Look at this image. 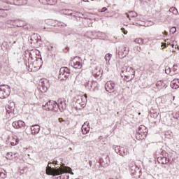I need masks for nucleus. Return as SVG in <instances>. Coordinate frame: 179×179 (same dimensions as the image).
I'll list each match as a JSON object with an SVG mask.
<instances>
[{"mask_svg": "<svg viewBox=\"0 0 179 179\" xmlns=\"http://www.w3.org/2000/svg\"><path fill=\"white\" fill-rule=\"evenodd\" d=\"M58 161L54 160L52 162H48V164L46 167V174L48 176H60L58 177V179H69V171H72V169L69 166H60L59 168L55 167L52 168L50 164H57Z\"/></svg>", "mask_w": 179, "mask_h": 179, "instance_id": "1", "label": "nucleus"}, {"mask_svg": "<svg viewBox=\"0 0 179 179\" xmlns=\"http://www.w3.org/2000/svg\"><path fill=\"white\" fill-rule=\"evenodd\" d=\"M122 78H124L126 82H130L134 78H135V70L129 66H123L121 69Z\"/></svg>", "mask_w": 179, "mask_h": 179, "instance_id": "2", "label": "nucleus"}, {"mask_svg": "<svg viewBox=\"0 0 179 179\" xmlns=\"http://www.w3.org/2000/svg\"><path fill=\"white\" fill-rule=\"evenodd\" d=\"M87 97V96L86 95L77 96L74 99V107L77 110H81V108H83V107H85V100H86Z\"/></svg>", "mask_w": 179, "mask_h": 179, "instance_id": "3", "label": "nucleus"}, {"mask_svg": "<svg viewBox=\"0 0 179 179\" xmlns=\"http://www.w3.org/2000/svg\"><path fill=\"white\" fill-rule=\"evenodd\" d=\"M71 76V70L68 67H62L59 71V79L60 80H66Z\"/></svg>", "mask_w": 179, "mask_h": 179, "instance_id": "4", "label": "nucleus"}, {"mask_svg": "<svg viewBox=\"0 0 179 179\" xmlns=\"http://www.w3.org/2000/svg\"><path fill=\"white\" fill-rule=\"evenodd\" d=\"M43 110L46 111H58V106H57V101H49L42 106Z\"/></svg>", "mask_w": 179, "mask_h": 179, "instance_id": "5", "label": "nucleus"}, {"mask_svg": "<svg viewBox=\"0 0 179 179\" xmlns=\"http://www.w3.org/2000/svg\"><path fill=\"white\" fill-rule=\"evenodd\" d=\"M10 94V87L6 85H0V99H6Z\"/></svg>", "mask_w": 179, "mask_h": 179, "instance_id": "6", "label": "nucleus"}, {"mask_svg": "<svg viewBox=\"0 0 179 179\" xmlns=\"http://www.w3.org/2000/svg\"><path fill=\"white\" fill-rule=\"evenodd\" d=\"M39 89L42 93H45L48 89H50V87L51 86V84L50 83V80L48 79L43 78L41 79L39 83Z\"/></svg>", "mask_w": 179, "mask_h": 179, "instance_id": "7", "label": "nucleus"}, {"mask_svg": "<svg viewBox=\"0 0 179 179\" xmlns=\"http://www.w3.org/2000/svg\"><path fill=\"white\" fill-rule=\"evenodd\" d=\"M161 150L162 156L157 158V162L160 164H167V163L170 162V159L167 158V156H169V154L163 150Z\"/></svg>", "mask_w": 179, "mask_h": 179, "instance_id": "8", "label": "nucleus"}, {"mask_svg": "<svg viewBox=\"0 0 179 179\" xmlns=\"http://www.w3.org/2000/svg\"><path fill=\"white\" fill-rule=\"evenodd\" d=\"M57 111L59 110L61 113L65 111L66 109V100L65 98H60L57 102Z\"/></svg>", "mask_w": 179, "mask_h": 179, "instance_id": "9", "label": "nucleus"}, {"mask_svg": "<svg viewBox=\"0 0 179 179\" xmlns=\"http://www.w3.org/2000/svg\"><path fill=\"white\" fill-rule=\"evenodd\" d=\"M116 53L120 58H124V57H127V55L129 54V48L127 46H121L120 50H117Z\"/></svg>", "mask_w": 179, "mask_h": 179, "instance_id": "10", "label": "nucleus"}, {"mask_svg": "<svg viewBox=\"0 0 179 179\" xmlns=\"http://www.w3.org/2000/svg\"><path fill=\"white\" fill-rule=\"evenodd\" d=\"M7 118H10L11 115H13L15 112V102H10V103L6 107Z\"/></svg>", "mask_w": 179, "mask_h": 179, "instance_id": "11", "label": "nucleus"}, {"mask_svg": "<svg viewBox=\"0 0 179 179\" xmlns=\"http://www.w3.org/2000/svg\"><path fill=\"white\" fill-rule=\"evenodd\" d=\"M115 152H116L117 155H120L122 157L129 155V152H128V150L125 149V148L124 147L120 146L115 147Z\"/></svg>", "mask_w": 179, "mask_h": 179, "instance_id": "12", "label": "nucleus"}, {"mask_svg": "<svg viewBox=\"0 0 179 179\" xmlns=\"http://www.w3.org/2000/svg\"><path fill=\"white\" fill-rule=\"evenodd\" d=\"M105 89L108 93H114L115 83L114 81H108L105 85Z\"/></svg>", "mask_w": 179, "mask_h": 179, "instance_id": "13", "label": "nucleus"}, {"mask_svg": "<svg viewBox=\"0 0 179 179\" xmlns=\"http://www.w3.org/2000/svg\"><path fill=\"white\" fill-rule=\"evenodd\" d=\"M12 125L15 129H19V128H24V127H26V123L22 120H18L13 122Z\"/></svg>", "mask_w": 179, "mask_h": 179, "instance_id": "14", "label": "nucleus"}, {"mask_svg": "<svg viewBox=\"0 0 179 179\" xmlns=\"http://www.w3.org/2000/svg\"><path fill=\"white\" fill-rule=\"evenodd\" d=\"M41 37L38 34H33L31 35L30 41H31V44H37L40 40Z\"/></svg>", "mask_w": 179, "mask_h": 179, "instance_id": "15", "label": "nucleus"}, {"mask_svg": "<svg viewBox=\"0 0 179 179\" xmlns=\"http://www.w3.org/2000/svg\"><path fill=\"white\" fill-rule=\"evenodd\" d=\"M77 58H78V57H75L73 59L71 64H72L73 68H74L75 69H80V68H82V63L79 61H77L76 60Z\"/></svg>", "mask_w": 179, "mask_h": 179, "instance_id": "16", "label": "nucleus"}, {"mask_svg": "<svg viewBox=\"0 0 179 179\" xmlns=\"http://www.w3.org/2000/svg\"><path fill=\"white\" fill-rule=\"evenodd\" d=\"M14 24L17 27H22L23 29H27V26L26 25V22L23 20H17L15 21Z\"/></svg>", "mask_w": 179, "mask_h": 179, "instance_id": "17", "label": "nucleus"}, {"mask_svg": "<svg viewBox=\"0 0 179 179\" xmlns=\"http://www.w3.org/2000/svg\"><path fill=\"white\" fill-rule=\"evenodd\" d=\"M92 75L94 76V78H101L103 75V71L100 69L96 68L93 71H92Z\"/></svg>", "mask_w": 179, "mask_h": 179, "instance_id": "18", "label": "nucleus"}, {"mask_svg": "<svg viewBox=\"0 0 179 179\" xmlns=\"http://www.w3.org/2000/svg\"><path fill=\"white\" fill-rule=\"evenodd\" d=\"M31 131L32 135H37L40 132V125L34 124L31 127Z\"/></svg>", "mask_w": 179, "mask_h": 179, "instance_id": "19", "label": "nucleus"}, {"mask_svg": "<svg viewBox=\"0 0 179 179\" xmlns=\"http://www.w3.org/2000/svg\"><path fill=\"white\" fill-rule=\"evenodd\" d=\"M137 132L142 134V135H148V129L145 125H141L138 127Z\"/></svg>", "mask_w": 179, "mask_h": 179, "instance_id": "20", "label": "nucleus"}, {"mask_svg": "<svg viewBox=\"0 0 179 179\" xmlns=\"http://www.w3.org/2000/svg\"><path fill=\"white\" fill-rule=\"evenodd\" d=\"M171 86L172 89H178L179 87V79L176 78L173 80L171 81Z\"/></svg>", "mask_w": 179, "mask_h": 179, "instance_id": "21", "label": "nucleus"}, {"mask_svg": "<svg viewBox=\"0 0 179 179\" xmlns=\"http://www.w3.org/2000/svg\"><path fill=\"white\" fill-rule=\"evenodd\" d=\"M1 50H3V51H9V50H10L9 43H8V42H3L1 45Z\"/></svg>", "mask_w": 179, "mask_h": 179, "instance_id": "22", "label": "nucleus"}, {"mask_svg": "<svg viewBox=\"0 0 179 179\" xmlns=\"http://www.w3.org/2000/svg\"><path fill=\"white\" fill-rule=\"evenodd\" d=\"M146 134H142L139 133V131H137L136 134V138L138 141H142L143 139H145L146 138Z\"/></svg>", "mask_w": 179, "mask_h": 179, "instance_id": "23", "label": "nucleus"}, {"mask_svg": "<svg viewBox=\"0 0 179 179\" xmlns=\"http://www.w3.org/2000/svg\"><path fill=\"white\" fill-rule=\"evenodd\" d=\"M19 143V138L16 136L13 137V139L10 142L11 146H16Z\"/></svg>", "mask_w": 179, "mask_h": 179, "instance_id": "24", "label": "nucleus"}, {"mask_svg": "<svg viewBox=\"0 0 179 179\" xmlns=\"http://www.w3.org/2000/svg\"><path fill=\"white\" fill-rule=\"evenodd\" d=\"M96 86H97V83L96 82L88 83L87 85V87H90V89H92V90H94V89H96Z\"/></svg>", "mask_w": 179, "mask_h": 179, "instance_id": "25", "label": "nucleus"}, {"mask_svg": "<svg viewBox=\"0 0 179 179\" xmlns=\"http://www.w3.org/2000/svg\"><path fill=\"white\" fill-rule=\"evenodd\" d=\"M6 178V171L4 169H0V179Z\"/></svg>", "mask_w": 179, "mask_h": 179, "instance_id": "26", "label": "nucleus"}, {"mask_svg": "<svg viewBox=\"0 0 179 179\" xmlns=\"http://www.w3.org/2000/svg\"><path fill=\"white\" fill-rule=\"evenodd\" d=\"M173 72L175 74L179 73V64H174L173 66Z\"/></svg>", "mask_w": 179, "mask_h": 179, "instance_id": "27", "label": "nucleus"}, {"mask_svg": "<svg viewBox=\"0 0 179 179\" xmlns=\"http://www.w3.org/2000/svg\"><path fill=\"white\" fill-rule=\"evenodd\" d=\"M89 131H90L89 127H85V124H83L82 127V132H83V135H86V134H87V132H89Z\"/></svg>", "mask_w": 179, "mask_h": 179, "instance_id": "28", "label": "nucleus"}, {"mask_svg": "<svg viewBox=\"0 0 179 179\" xmlns=\"http://www.w3.org/2000/svg\"><path fill=\"white\" fill-rule=\"evenodd\" d=\"M51 1L52 0H39V2L43 3V5H52Z\"/></svg>", "mask_w": 179, "mask_h": 179, "instance_id": "29", "label": "nucleus"}, {"mask_svg": "<svg viewBox=\"0 0 179 179\" xmlns=\"http://www.w3.org/2000/svg\"><path fill=\"white\" fill-rule=\"evenodd\" d=\"M73 17H78L79 19H83L85 15H83L82 13H80V12H77L76 13V15H73Z\"/></svg>", "mask_w": 179, "mask_h": 179, "instance_id": "30", "label": "nucleus"}, {"mask_svg": "<svg viewBox=\"0 0 179 179\" xmlns=\"http://www.w3.org/2000/svg\"><path fill=\"white\" fill-rule=\"evenodd\" d=\"M15 157H13V152H8L6 155V159L8 160H12Z\"/></svg>", "mask_w": 179, "mask_h": 179, "instance_id": "31", "label": "nucleus"}, {"mask_svg": "<svg viewBox=\"0 0 179 179\" xmlns=\"http://www.w3.org/2000/svg\"><path fill=\"white\" fill-rule=\"evenodd\" d=\"M72 12L71 10H68V9H64L63 10V13H64V15H69V16H72Z\"/></svg>", "mask_w": 179, "mask_h": 179, "instance_id": "32", "label": "nucleus"}, {"mask_svg": "<svg viewBox=\"0 0 179 179\" xmlns=\"http://www.w3.org/2000/svg\"><path fill=\"white\" fill-rule=\"evenodd\" d=\"M136 17L138 16V14L136 12L131 11L129 13V15H127V17Z\"/></svg>", "mask_w": 179, "mask_h": 179, "instance_id": "33", "label": "nucleus"}, {"mask_svg": "<svg viewBox=\"0 0 179 179\" xmlns=\"http://www.w3.org/2000/svg\"><path fill=\"white\" fill-rule=\"evenodd\" d=\"M134 43H136L137 44H142L143 43V39L141 38H138L134 40Z\"/></svg>", "mask_w": 179, "mask_h": 179, "instance_id": "34", "label": "nucleus"}, {"mask_svg": "<svg viewBox=\"0 0 179 179\" xmlns=\"http://www.w3.org/2000/svg\"><path fill=\"white\" fill-rule=\"evenodd\" d=\"M112 57H113V55H111V54H107V55L105 56V59H106V61H108V62H110V61Z\"/></svg>", "mask_w": 179, "mask_h": 179, "instance_id": "35", "label": "nucleus"}, {"mask_svg": "<svg viewBox=\"0 0 179 179\" xmlns=\"http://www.w3.org/2000/svg\"><path fill=\"white\" fill-rule=\"evenodd\" d=\"M165 73L167 75H170L171 73V69H170V67H166L165 68Z\"/></svg>", "mask_w": 179, "mask_h": 179, "instance_id": "36", "label": "nucleus"}, {"mask_svg": "<svg viewBox=\"0 0 179 179\" xmlns=\"http://www.w3.org/2000/svg\"><path fill=\"white\" fill-rule=\"evenodd\" d=\"M150 117H151L152 118H154L155 120H156V119L159 117V115L157 114V113H151V114H150Z\"/></svg>", "mask_w": 179, "mask_h": 179, "instance_id": "37", "label": "nucleus"}, {"mask_svg": "<svg viewBox=\"0 0 179 179\" xmlns=\"http://www.w3.org/2000/svg\"><path fill=\"white\" fill-rule=\"evenodd\" d=\"M176 31H177V28H176V27H173L172 28H171L170 33H172V34H174Z\"/></svg>", "mask_w": 179, "mask_h": 179, "instance_id": "38", "label": "nucleus"}, {"mask_svg": "<svg viewBox=\"0 0 179 179\" xmlns=\"http://www.w3.org/2000/svg\"><path fill=\"white\" fill-rule=\"evenodd\" d=\"M13 37H20V32H19L18 31H15V32H13Z\"/></svg>", "mask_w": 179, "mask_h": 179, "instance_id": "39", "label": "nucleus"}, {"mask_svg": "<svg viewBox=\"0 0 179 179\" xmlns=\"http://www.w3.org/2000/svg\"><path fill=\"white\" fill-rule=\"evenodd\" d=\"M16 20H7V22H6V23H7V24H15V22Z\"/></svg>", "mask_w": 179, "mask_h": 179, "instance_id": "40", "label": "nucleus"}, {"mask_svg": "<svg viewBox=\"0 0 179 179\" xmlns=\"http://www.w3.org/2000/svg\"><path fill=\"white\" fill-rule=\"evenodd\" d=\"M173 15H177L178 13V10H177V8L174 7L173 10L172 11Z\"/></svg>", "mask_w": 179, "mask_h": 179, "instance_id": "41", "label": "nucleus"}, {"mask_svg": "<svg viewBox=\"0 0 179 179\" xmlns=\"http://www.w3.org/2000/svg\"><path fill=\"white\" fill-rule=\"evenodd\" d=\"M61 27H66L67 24L64 22H60V24H59Z\"/></svg>", "mask_w": 179, "mask_h": 179, "instance_id": "42", "label": "nucleus"}, {"mask_svg": "<svg viewBox=\"0 0 179 179\" xmlns=\"http://www.w3.org/2000/svg\"><path fill=\"white\" fill-rule=\"evenodd\" d=\"M121 31H122V33H124V34H127L128 31L125 30V29L124 28H121Z\"/></svg>", "mask_w": 179, "mask_h": 179, "instance_id": "43", "label": "nucleus"}, {"mask_svg": "<svg viewBox=\"0 0 179 179\" xmlns=\"http://www.w3.org/2000/svg\"><path fill=\"white\" fill-rule=\"evenodd\" d=\"M161 47H164V48H166V47H167V43H162Z\"/></svg>", "mask_w": 179, "mask_h": 179, "instance_id": "44", "label": "nucleus"}, {"mask_svg": "<svg viewBox=\"0 0 179 179\" xmlns=\"http://www.w3.org/2000/svg\"><path fill=\"white\" fill-rule=\"evenodd\" d=\"M112 41H113V43H117V38L113 37V38H112Z\"/></svg>", "mask_w": 179, "mask_h": 179, "instance_id": "45", "label": "nucleus"}, {"mask_svg": "<svg viewBox=\"0 0 179 179\" xmlns=\"http://www.w3.org/2000/svg\"><path fill=\"white\" fill-rule=\"evenodd\" d=\"M106 10H107V8L103 7V8L101 9V12H106Z\"/></svg>", "mask_w": 179, "mask_h": 179, "instance_id": "46", "label": "nucleus"}, {"mask_svg": "<svg viewBox=\"0 0 179 179\" xmlns=\"http://www.w3.org/2000/svg\"><path fill=\"white\" fill-rule=\"evenodd\" d=\"M89 164H90V167H92V166H93V162L89 161Z\"/></svg>", "mask_w": 179, "mask_h": 179, "instance_id": "47", "label": "nucleus"}, {"mask_svg": "<svg viewBox=\"0 0 179 179\" xmlns=\"http://www.w3.org/2000/svg\"><path fill=\"white\" fill-rule=\"evenodd\" d=\"M173 10H174V7L171 8L169 12H171L173 13Z\"/></svg>", "mask_w": 179, "mask_h": 179, "instance_id": "48", "label": "nucleus"}, {"mask_svg": "<svg viewBox=\"0 0 179 179\" xmlns=\"http://www.w3.org/2000/svg\"><path fill=\"white\" fill-rule=\"evenodd\" d=\"M7 3H10V5H15V2L10 3V1H8Z\"/></svg>", "mask_w": 179, "mask_h": 179, "instance_id": "49", "label": "nucleus"}, {"mask_svg": "<svg viewBox=\"0 0 179 179\" xmlns=\"http://www.w3.org/2000/svg\"><path fill=\"white\" fill-rule=\"evenodd\" d=\"M2 148H3V145H1L0 144V152L2 151Z\"/></svg>", "mask_w": 179, "mask_h": 179, "instance_id": "50", "label": "nucleus"}, {"mask_svg": "<svg viewBox=\"0 0 179 179\" xmlns=\"http://www.w3.org/2000/svg\"><path fill=\"white\" fill-rule=\"evenodd\" d=\"M164 34H165V36H167L168 34L167 31H164Z\"/></svg>", "mask_w": 179, "mask_h": 179, "instance_id": "51", "label": "nucleus"}, {"mask_svg": "<svg viewBox=\"0 0 179 179\" xmlns=\"http://www.w3.org/2000/svg\"><path fill=\"white\" fill-rule=\"evenodd\" d=\"M69 174H71L72 176H73V172H71V171H69Z\"/></svg>", "mask_w": 179, "mask_h": 179, "instance_id": "52", "label": "nucleus"}, {"mask_svg": "<svg viewBox=\"0 0 179 179\" xmlns=\"http://www.w3.org/2000/svg\"><path fill=\"white\" fill-rule=\"evenodd\" d=\"M84 2H89V0H83Z\"/></svg>", "mask_w": 179, "mask_h": 179, "instance_id": "53", "label": "nucleus"}, {"mask_svg": "<svg viewBox=\"0 0 179 179\" xmlns=\"http://www.w3.org/2000/svg\"><path fill=\"white\" fill-rule=\"evenodd\" d=\"M14 156H15V157H16V156H17V153H15Z\"/></svg>", "mask_w": 179, "mask_h": 179, "instance_id": "54", "label": "nucleus"}, {"mask_svg": "<svg viewBox=\"0 0 179 179\" xmlns=\"http://www.w3.org/2000/svg\"><path fill=\"white\" fill-rule=\"evenodd\" d=\"M61 120H62V119L59 118V121L60 122H61Z\"/></svg>", "mask_w": 179, "mask_h": 179, "instance_id": "55", "label": "nucleus"}, {"mask_svg": "<svg viewBox=\"0 0 179 179\" xmlns=\"http://www.w3.org/2000/svg\"><path fill=\"white\" fill-rule=\"evenodd\" d=\"M66 50H69V48H68V47H67V48H66Z\"/></svg>", "mask_w": 179, "mask_h": 179, "instance_id": "56", "label": "nucleus"}, {"mask_svg": "<svg viewBox=\"0 0 179 179\" xmlns=\"http://www.w3.org/2000/svg\"><path fill=\"white\" fill-rule=\"evenodd\" d=\"M175 118L178 119V117H176V116H175Z\"/></svg>", "mask_w": 179, "mask_h": 179, "instance_id": "57", "label": "nucleus"}, {"mask_svg": "<svg viewBox=\"0 0 179 179\" xmlns=\"http://www.w3.org/2000/svg\"><path fill=\"white\" fill-rule=\"evenodd\" d=\"M138 115H141V113H139Z\"/></svg>", "mask_w": 179, "mask_h": 179, "instance_id": "58", "label": "nucleus"}, {"mask_svg": "<svg viewBox=\"0 0 179 179\" xmlns=\"http://www.w3.org/2000/svg\"><path fill=\"white\" fill-rule=\"evenodd\" d=\"M171 75H173V73H171Z\"/></svg>", "mask_w": 179, "mask_h": 179, "instance_id": "59", "label": "nucleus"}, {"mask_svg": "<svg viewBox=\"0 0 179 179\" xmlns=\"http://www.w3.org/2000/svg\"><path fill=\"white\" fill-rule=\"evenodd\" d=\"M178 117H179V114H178Z\"/></svg>", "mask_w": 179, "mask_h": 179, "instance_id": "60", "label": "nucleus"}, {"mask_svg": "<svg viewBox=\"0 0 179 179\" xmlns=\"http://www.w3.org/2000/svg\"><path fill=\"white\" fill-rule=\"evenodd\" d=\"M148 1H150V0H148Z\"/></svg>", "mask_w": 179, "mask_h": 179, "instance_id": "61", "label": "nucleus"}]
</instances>
